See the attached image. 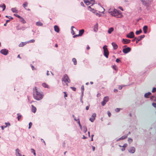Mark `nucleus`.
Returning <instances> with one entry per match:
<instances>
[{"label":"nucleus","mask_w":156,"mask_h":156,"mask_svg":"<svg viewBox=\"0 0 156 156\" xmlns=\"http://www.w3.org/2000/svg\"><path fill=\"white\" fill-rule=\"evenodd\" d=\"M108 12L110 13L112 16L117 18H121L123 16L120 11L115 9L113 11H111V9H109L108 10Z\"/></svg>","instance_id":"f257e3e1"},{"label":"nucleus","mask_w":156,"mask_h":156,"mask_svg":"<svg viewBox=\"0 0 156 156\" xmlns=\"http://www.w3.org/2000/svg\"><path fill=\"white\" fill-rule=\"evenodd\" d=\"M33 96L34 98L37 101L41 100L43 97V95L38 91L36 87L34 90Z\"/></svg>","instance_id":"f03ea898"},{"label":"nucleus","mask_w":156,"mask_h":156,"mask_svg":"<svg viewBox=\"0 0 156 156\" xmlns=\"http://www.w3.org/2000/svg\"><path fill=\"white\" fill-rule=\"evenodd\" d=\"M107 46L105 45L103 47L104 51V55L107 58H108L109 54V52L107 48Z\"/></svg>","instance_id":"7ed1b4c3"},{"label":"nucleus","mask_w":156,"mask_h":156,"mask_svg":"<svg viewBox=\"0 0 156 156\" xmlns=\"http://www.w3.org/2000/svg\"><path fill=\"white\" fill-rule=\"evenodd\" d=\"M62 81H64L65 82L70 83V80L69 79L68 75L66 74H65L62 78Z\"/></svg>","instance_id":"20e7f679"},{"label":"nucleus","mask_w":156,"mask_h":156,"mask_svg":"<svg viewBox=\"0 0 156 156\" xmlns=\"http://www.w3.org/2000/svg\"><path fill=\"white\" fill-rule=\"evenodd\" d=\"M126 37L128 38H132L134 37L135 35L133 31H131L126 35Z\"/></svg>","instance_id":"39448f33"},{"label":"nucleus","mask_w":156,"mask_h":156,"mask_svg":"<svg viewBox=\"0 0 156 156\" xmlns=\"http://www.w3.org/2000/svg\"><path fill=\"white\" fill-rule=\"evenodd\" d=\"M131 50V48L129 47H127L123 48L122 50L123 52L125 54H127Z\"/></svg>","instance_id":"423d86ee"},{"label":"nucleus","mask_w":156,"mask_h":156,"mask_svg":"<svg viewBox=\"0 0 156 156\" xmlns=\"http://www.w3.org/2000/svg\"><path fill=\"white\" fill-rule=\"evenodd\" d=\"M0 52L2 54L6 55L8 54L9 51L6 49H3L1 50Z\"/></svg>","instance_id":"0eeeda50"},{"label":"nucleus","mask_w":156,"mask_h":156,"mask_svg":"<svg viewBox=\"0 0 156 156\" xmlns=\"http://www.w3.org/2000/svg\"><path fill=\"white\" fill-rule=\"evenodd\" d=\"M128 151L131 153L133 154L135 151V148L134 147H131L128 150Z\"/></svg>","instance_id":"6e6552de"},{"label":"nucleus","mask_w":156,"mask_h":156,"mask_svg":"<svg viewBox=\"0 0 156 156\" xmlns=\"http://www.w3.org/2000/svg\"><path fill=\"white\" fill-rule=\"evenodd\" d=\"M145 37V35H141L139 36L138 38H137L136 41V44H137L139 41L141 40L144 37Z\"/></svg>","instance_id":"1a4fd4ad"},{"label":"nucleus","mask_w":156,"mask_h":156,"mask_svg":"<svg viewBox=\"0 0 156 156\" xmlns=\"http://www.w3.org/2000/svg\"><path fill=\"white\" fill-rule=\"evenodd\" d=\"M96 114L95 113H93L91 116V118H90L89 120L92 122H93L95 119V117L96 116Z\"/></svg>","instance_id":"9d476101"},{"label":"nucleus","mask_w":156,"mask_h":156,"mask_svg":"<svg viewBox=\"0 0 156 156\" xmlns=\"http://www.w3.org/2000/svg\"><path fill=\"white\" fill-rule=\"evenodd\" d=\"M131 41L130 40L123 38L122 39V42L124 44H129Z\"/></svg>","instance_id":"9b49d317"},{"label":"nucleus","mask_w":156,"mask_h":156,"mask_svg":"<svg viewBox=\"0 0 156 156\" xmlns=\"http://www.w3.org/2000/svg\"><path fill=\"white\" fill-rule=\"evenodd\" d=\"M148 29V26L147 25H145L143 27V30L144 34H146L147 33V30Z\"/></svg>","instance_id":"f8f14e48"},{"label":"nucleus","mask_w":156,"mask_h":156,"mask_svg":"<svg viewBox=\"0 0 156 156\" xmlns=\"http://www.w3.org/2000/svg\"><path fill=\"white\" fill-rule=\"evenodd\" d=\"M127 138V135H124L122 136L121 137L118 139L116 140V141H118L120 140H123L126 139Z\"/></svg>","instance_id":"ddd939ff"},{"label":"nucleus","mask_w":156,"mask_h":156,"mask_svg":"<svg viewBox=\"0 0 156 156\" xmlns=\"http://www.w3.org/2000/svg\"><path fill=\"white\" fill-rule=\"evenodd\" d=\"M112 44L113 47L114 49L116 50L118 46L115 43L113 42L112 43Z\"/></svg>","instance_id":"4468645a"},{"label":"nucleus","mask_w":156,"mask_h":156,"mask_svg":"<svg viewBox=\"0 0 156 156\" xmlns=\"http://www.w3.org/2000/svg\"><path fill=\"white\" fill-rule=\"evenodd\" d=\"M142 2L143 4L145 6H147V7H148L149 4L147 2L143 0H140Z\"/></svg>","instance_id":"2eb2a0df"},{"label":"nucleus","mask_w":156,"mask_h":156,"mask_svg":"<svg viewBox=\"0 0 156 156\" xmlns=\"http://www.w3.org/2000/svg\"><path fill=\"white\" fill-rule=\"evenodd\" d=\"M31 112L34 113H35L36 112V108L33 105H31Z\"/></svg>","instance_id":"dca6fc26"},{"label":"nucleus","mask_w":156,"mask_h":156,"mask_svg":"<svg viewBox=\"0 0 156 156\" xmlns=\"http://www.w3.org/2000/svg\"><path fill=\"white\" fill-rule=\"evenodd\" d=\"M55 31L56 32L58 33L59 32V28L58 27L57 25H55L54 26Z\"/></svg>","instance_id":"f3484780"},{"label":"nucleus","mask_w":156,"mask_h":156,"mask_svg":"<svg viewBox=\"0 0 156 156\" xmlns=\"http://www.w3.org/2000/svg\"><path fill=\"white\" fill-rule=\"evenodd\" d=\"M88 9L94 13H95L97 11L96 10L92 8L90 6L88 7Z\"/></svg>","instance_id":"a211bd4d"},{"label":"nucleus","mask_w":156,"mask_h":156,"mask_svg":"<svg viewBox=\"0 0 156 156\" xmlns=\"http://www.w3.org/2000/svg\"><path fill=\"white\" fill-rule=\"evenodd\" d=\"M98 24L97 23L94 26V30L95 32H97L98 30Z\"/></svg>","instance_id":"6ab92c4d"},{"label":"nucleus","mask_w":156,"mask_h":156,"mask_svg":"<svg viewBox=\"0 0 156 156\" xmlns=\"http://www.w3.org/2000/svg\"><path fill=\"white\" fill-rule=\"evenodd\" d=\"M84 30L83 29H82L81 30H79V35L80 36H81L84 33Z\"/></svg>","instance_id":"aec40b11"},{"label":"nucleus","mask_w":156,"mask_h":156,"mask_svg":"<svg viewBox=\"0 0 156 156\" xmlns=\"http://www.w3.org/2000/svg\"><path fill=\"white\" fill-rule=\"evenodd\" d=\"M27 43V41L25 42H22L19 45V47H23Z\"/></svg>","instance_id":"412c9836"},{"label":"nucleus","mask_w":156,"mask_h":156,"mask_svg":"<svg viewBox=\"0 0 156 156\" xmlns=\"http://www.w3.org/2000/svg\"><path fill=\"white\" fill-rule=\"evenodd\" d=\"M113 30H114L113 28L112 27H111L110 28L108 29V34H111L112 32L113 31Z\"/></svg>","instance_id":"4be33fe9"},{"label":"nucleus","mask_w":156,"mask_h":156,"mask_svg":"<svg viewBox=\"0 0 156 156\" xmlns=\"http://www.w3.org/2000/svg\"><path fill=\"white\" fill-rule=\"evenodd\" d=\"M83 2L87 5H88L91 4L90 2L88 0H83Z\"/></svg>","instance_id":"5701e85b"},{"label":"nucleus","mask_w":156,"mask_h":156,"mask_svg":"<svg viewBox=\"0 0 156 156\" xmlns=\"http://www.w3.org/2000/svg\"><path fill=\"white\" fill-rule=\"evenodd\" d=\"M16 30H24L25 29V28L24 27H18V26H17L16 27Z\"/></svg>","instance_id":"b1692460"},{"label":"nucleus","mask_w":156,"mask_h":156,"mask_svg":"<svg viewBox=\"0 0 156 156\" xmlns=\"http://www.w3.org/2000/svg\"><path fill=\"white\" fill-rule=\"evenodd\" d=\"M11 11L15 13H18V11L16 9V8H12L11 9Z\"/></svg>","instance_id":"393cba45"},{"label":"nucleus","mask_w":156,"mask_h":156,"mask_svg":"<svg viewBox=\"0 0 156 156\" xmlns=\"http://www.w3.org/2000/svg\"><path fill=\"white\" fill-rule=\"evenodd\" d=\"M142 30L141 29H140L139 30H136V35H138L140 34V33H142Z\"/></svg>","instance_id":"a878e982"},{"label":"nucleus","mask_w":156,"mask_h":156,"mask_svg":"<svg viewBox=\"0 0 156 156\" xmlns=\"http://www.w3.org/2000/svg\"><path fill=\"white\" fill-rule=\"evenodd\" d=\"M36 25L37 26H41L43 25V23L40 21L37 22L36 23Z\"/></svg>","instance_id":"bb28decb"},{"label":"nucleus","mask_w":156,"mask_h":156,"mask_svg":"<svg viewBox=\"0 0 156 156\" xmlns=\"http://www.w3.org/2000/svg\"><path fill=\"white\" fill-rule=\"evenodd\" d=\"M20 21L23 23H26L25 20L22 17H21V18H20Z\"/></svg>","instance_id":"cd10ccee"},{"label":"nucleus","mask_w":156,"mask_h":156,"mask_svg":"<svg viewBox=\"0 0 156 156\" xmlns=\"http://www.w3.org/2000/svg\"><path fill=\"white\" fill-rule=\"evenodd\" d=\"M109 100V98L107 96H106L104 97L103 99V101H105V102H107Z\"/></svg>","instance_id":"c85d7f7f"},{"label":"nucleus","mask_w":156,"mask_h":156,"mask_svg":"<svg viewBox=\"0 0 156 156\" xmlns=\"http://www.w3.org/2000/svg\"><path fill=\"white\" fill-rule=\"evenodd\" d=\"M42 86L45 88H49L48 85L46 83H43L42 84Z\"/></svg>","instance_id":"c756f323"},{"label":"nucleus","mask_w":156,"mask_h":156,"mask_svg":"<svg viewBox=\"0 0 156 156\" xmlns=\"http://www.w3.org/2000/svg\"><path fill=\"white\" fill-rule=\"evenodd\" d=\"M17 118L18 120L19 121L22 117V115H20L19 113H17Z\"/></svg>","instance_id":"7c9ffc66"},{"label":"nucleus","mask_w":156,"mask_h":156,"mask_svg":"<svg viewBox=\"0 0 156 156\" xmlns=\"http://www.w3.org/2000/svg\"><path fill=\"white\" fill-rule=\"evenodd\" d=\"M0 7H2V9H3L2 10L3 11H4L6 8L5 5V4H4V3H3L2 4V6H0Z\"/></svg>","instance_id":"2f4dec72"},{"label":"nucleus","mask_w":156,"mask_h":156,"mask_svg":"<svg viewBox=\"0 0 156 156\" xmlns=\"http://www.w3.org/2000/svg\"><path fill=\"white\" fill-rule=\"evenodd\" d=\"M72 61L73 62L74 64V65H76L77 64V61L76 59L75 58H73L72 59Z\"/></svg>","instance_id":"473e14b6"},{"label":"nucleus","mask_w":156,"mask_h":156,"mask_svg":"<svg viewBox=\"0 0 156 156\" xmlns=\"http://www.w3.org/2000/svg\"><path fill=\"white\" fill-rule=\"evenodd\" d=\"M27 2H25L23 4V6L25 9H26L25 7L27 6Z\"/></svg>","instance_id":"72a5a7b5"},{"label":"nucleus","mask_w":156,"mask_h":156,"mask_svg":"<svg viewBox=\"0 0 156 156\" xmlns=\"http://www.w3.org/2000/svg\"><path fill=\"white\" fill-rule=\"evenodd\" d=\"M31 153H33L34 154V156H36V153H35V150L33 148H31Z\"/></svg>","instance_id":"f704fd0d"},{"label":"nucleus","mask_w":156,"mask_h":156,"mask_svg":"<svg viewBox=\"0 0 156 156\" xmlns=\"http://www.w3.org/2000/svg\"><path fill=\"white\" fill-rule=\"evenodd\" d=\"M83 128L84 129L83 131L85 133H86L87 131V127L85 126H83Z\"/></svg>","instance_id":"c9c22d12"},{"label":"nucleus","mask_w":156,"mask_h":156,"mask_svg":"<svg viewBox=\"0 0 156 156\" xmlns=\"http://www.w3.org/2000/svg\"><path fill=\"white\" fill-rule=\"evenodd\" d=\"M35 41L34 39H32L28 41H27V43H34L35 42Z\"/></svg>","instance_id":"e433bc0d"},{"label":"nucleus","mask_w":156,"mask_h":156,"mask_svg":"<svg viewBox=\"0 0 156 156\" xmlns=\"http://www.w3.org/2000/svg\"><path fill=\"white\" fill-rule=\"evenodd\" d=\"M128 141L129 143L130 144L133 141V140L132 139L129 138L128 139Z\"/></svg>","instance_id":"4c0bfd02"},{"label":"nucleus","mask_w":156,"mask_h":156,"mask_svg":"<svg viewBox=\"0 0 156 156\" xmlns=\"http://www.w3.org/2000/svg\"><path fill=\"white\" fill-rule=\"evenodd\" d=\"M5 124L6 125V126H5V127H6L8 126H10V124L9 122H5Z\"/></svg>","instance_id":"58836bf2"},{"label":"nucleus","mask_w":156,"mask_h":156,"mask_svg":"<svg viewBox=\"0 0 156 156\" xmlns=\"http://www.w3.org/2000/svg\"><path fill=\"white\" fill-rule=\"evenodd\" d=\"M72 116L73 117V118H74V119L75 121H79V119H76V117H75V115H72Z\"/></svg>","instance_id":"ea45409f"},{"label":"nucleus","mask_w":156,"mask_h":156,"mask_svg":"<svg viewBox=\"0 0 156 156\" xmlns=\"http://www.w3.org/2000/svg\"><path fill=\"white\" fill-rule=\"evenodd\" d=\"M5 17L6 18H8L9 19H10V20H13V17H12L11 16H5Z\"/></svg>","instance_id":"a19ab883"},{"label":"nucleus","mask_w":156,"mask_h":156,"mask_svg":"<svg viewBox=\"0 0 156 156\" xmlns=\"http://www.w3.org/2000/svg\"><path fill=\"white\" fill-rule=\"evenodd\" d=\"M32 125V122H29V127H28L29 129H30L31 128Z\"/></svg>","instance_id":"79ce46f5"},{"label":"nucleus","mask_w":156,"mask_h":156,"mask_svg":"<svg viewBox=\"0 0 156 156\" xmlns=\"http://www.w3.org/2000/svg\"><path fill=\"white\" fill-rule=\"evenodd\" d=\"M156 91V88L154 87L152 90V93H155Z\"/></svg>","instance_id":"37998d69"},{"label":"nucleus","mask_w":156,"mask_h":156,"mask_svg":"<svg viewBox=\"0 0 156 156\" xmlns=\"http://www.w3.org/2000/svg\"><path fill=\"white\" fill-rule=\"evenodd\" d=\"M20 150L18 148H17L16 150V154H17L18 153H20Z\"/></svg>","instance_id":"c03bdc74"},{"label":"nucleus","mask_w":156,"mask_h":156,"mask_svg":"<svg viewBox=\"0 0 156 156\" xmlns=\"http://www.w3.org/2000/svg\"><path fill=\"white\" fill-rule=\"evenodd\" d=\"M106 102H105V101H102L101 102V105L103 106H104V105H105L106 104Z\"/></svg>","instance_id":"a18cd8bd"},{"label":"nucleus","mask_w":156,"mask_h":156,"mask_svg":"<svg viewBox=\"0 0 156 156\" xmlns=\"http://www.w3.org/2000/svg\"><path fill=\"white\" fill-rule=\"evenodd\" d=\"M115 61L117 63H119L121 62V61L119 58H117Z\"/></svg>","instance_id":"49530a36"},{"label":"nucleus","mask_w":156,"mask_h":156,"mask_svg":"<svg viewBox=\"0 0 156 156\" xmlns=\"http://www.w3.org/2000/svg\"><path fill=\"white\" fill-rule=\"evenodd\" d=\"M120 109H121L120 108H117L115 109V111L117 112H119L120 111Z\"/></svg>","instance_id":"de8ad7c7"},{"label":"nucleus","mask_w":156,"mask_h":156,"mask_svg":"<svg viewBox=\"0 0 156 156\" xmlns=\"http://www.w3.org/2000/svg\"><path fill=\"white\" fill-rule=\"evenodd\" d=\"M70 88L73 91H76V88L75 87H70Z\"/></svg>","instance_id":"09e8293b"},{"label":"nucleus","mask_w":156,"mask_h":156,"mask_svg":"<svg viewBox=\"0 0 156 156\" xmlns=\"http://www.w3.org/2000/svg\"><path fill=\"white\" fill-rule=\"evenodd\" d=\"M14 16H16V17H18V18H19V19L20 18H21V16H20V15H18L17 14H14Z\"/></svg>","instance_id":"8fccbe9b"},{"label":"nucleus","mask_w":156,"mask_h":156,"mask_svg":"<svg viewBox=\"0 0 156 156\" xmlns=\"http://www.w3.org/2000/svg\"><path fill=\"white\" fill-rule=\"evenodd\" d=\"M81 92H83V91H84V86L83 85L81 87Z\"/></svg>","instance_id":"3c124183"},{"label":"nucleus","mask_w":156,"mask_h":156,"mask_svg":"<svg viewBox=\"0 0 156 156\" xmlns=\"http://www.w3.org/2000/svg\"><path fill=\"white\" fill-rule=\"evenodd\" d=\"M78 124L79 125V126H80V129H81L82 128V126L81 125V124L80 123V121L79 120L78 121Z\"/></svg>","instance_id":"603ef678"},{"label":"nucleus","mask_w":156,"mask_h":156,"mask_svg":"<svg viewBox=\"0 0 156 156\" xmlns=\"http://www.w3.org/2000/svg\"><path fill=\"white\" fill-rule=\"evenodd\" d=\"M71 33L73 35H74L75 34L74 31H73V29H71Z\"/></svg>","instance_id":"864d4df0"},{"label":"nucleus","mask_w":156,"mask_h":156,"mask_svg":"<svg viewBox=\"0 0 156 156\" xmlns=\"http://www.w3.org/2000/svg\"><path fill=\"white\" fill-rule=\"evenodd\" d=\"M128 144H125L123 146H122V147L123 148H126Z\"/></svg>","instance_id":"5fc2aeb1"},{"label":"nucleus","mask_w":156,"mask_h":156,"mask_svg":"<svg viewBox=\"0 0 156 156\" xmlns=\"http://www.w3.org/2000/svg\"><path fill=\"white\" fill-rule=\"evenodd\" d=\"M147 94L149 95L150 96L151 95V93L150 92H148L147 93H146L145 94V96H146Z\"/></svg>","instance_id":"6e6d98bb"},{"label":"nucleus","mask_w":156,"mask_h":156,"mask_svg":"<svg viewBox=\"0 0 156 156\" xmlns=\"http://www.w3.org/2000/svg\"><path fill=\"white\" fill-rule=\"evenodd\" d=\"M107 113H108V116L109 117H110L111 115V112L109 111H108Z\"/></svg>","instance_id":"4d7b16f0"},{"label":"nucleus","mask_w":156,"mask_h":156,"mask_svg":"<svg viewBox=\"0 0 156 156\" xmlns=\"http://www.w3.org/2000/svg\"><path fill=\"white\" fill-rule=\"evenodd\" d=\"M116 65H113L112 66V68L115 70H117V69H116Z\"/></svg>","instance_id":"13d9d810"},{"label":"nucleus","mask_w":156,"mask_h":156,"mask_svg":"<svg viewBox=\"0 0 156 156\" xmlns=\"http://www.w3.org/2000/svg\"><path fill=\"white\" fill-rule=\"evenodd\" d=\"M122 87H123L122 86L120 85L119 86L118 88L119 90H121L122 89Z\"/></svg>","instance_id":"bf43d9fd"},{"label":"nucleus","mask_w":156,"mask_h":156,"mask_svg":"<svg viewBox=\"0 0 156 156\" xmlns=\"http://www.w3.org/2000/svg\"><path fill=\"white\" fill-rule=\"evenodd\" d=\"M79 36H80L79 35V34H76V35H74L73 36V38H76V37H79Z\"/></svg>","instance_id":"052dcab7"},{"label":"nucleus","mask_w":156,"mask_h":156,"mask_svg":"<svg viewBox=\"0 0 156 156\" xmlns=\"http://www.w3.org/2000/svg\"><path fill=\"white\" fill-rule=\"evenodd\" d=\"M152 105L153 107H156V103H153L152 104Z\"/></svg>","instance_id":"680f3d73"},{"label":"nucleus","mask_w":156,"mask_h":156,"mask_svg":"<svg viewBox=\"0 0 156 156\" xmlns=\"http://www.w3.org/2000/svg\"><path fill=\"white\" fill-rule=\"evenodd\" d=\"M89 107H90V105H88V106H87L86 107V109L87 110H89Z\"/></svg>","instance_id":"e2e57ef3"},{"label":"nucleus","mask_w":156,"mask_h":156,"mask_svg":"<svg viewBox=\"0 0 156 156\" xmlns=\"http://www.w3.org/2000/svg\"><path fill=\"white\" fill-rule=\"evenodd\" d=\"M64 97L65 98H66V97H67V94H66V92H64Z\"/></svg>","instance_id":"0e129e2a"},{"label":"nucleus","mask_w":156,"mask_h":156,"mask_svg":"<svg viewBox=\"0 0 156 156\" xmlns=\"http://www.w3.org/2000/svg\"><path fill=\"white\" fill-rule=\"evenodd\" d=\"M80 4L81 6H83V7H85V6L84 5V4L83 2H80Z\"/></svg>","instance_id":"69168bd1"},{"label":"nucleus","mask_w":156,"mask_h":156,"mask_svg":"<svg viewBox=\"0 0 156 156\" xmlns=\"http://www.w3.org/2000/svg\"><path fill=\"white\" fill-rule=\"evenodd\" d=\"M137 39V37H134V38L132 40L133 42H134Z\"/></svg>","instance_id":"338daca9"},{"label":"nucleus","mask_w":156,"mask_h":156,"mask_svg":"<svg viewBox=\"0 0 156 156\" xmlns=\"http://www.w3.org/2000/svg\"><path fill=\"white\" fill-rule=\"evenodd\" d=\"M119 9H120L122 11H123V9L122 7L121 6H119Z\"/></svg>","instance_id":"774afa93"}]
</instances>
